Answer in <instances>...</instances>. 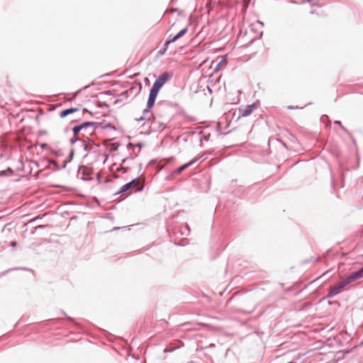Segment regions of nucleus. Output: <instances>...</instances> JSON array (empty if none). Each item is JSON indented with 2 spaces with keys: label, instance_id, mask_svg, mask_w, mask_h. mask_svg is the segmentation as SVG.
I'll return each instance as SVG.
<instances>
[{
  "label": "nucleus",
  "instance_id": "29",
  "mask_svg": "<svg viewBox=\"0 0 363 363\" xmlns=\"http://www.w3.org/2000/svg\"><path fill=\"white\" fill-rule=\"evenodd\" d=\"M16 242H11V247H15V246H16Z\"/></svg>",
  "mask_w": 363,
  "mask_h": 363
},
{
  "label": "nucleus",
  "instance_id": "20",
  "mask_svg": "<svg viewBox=\"0 0 363 363\" xmlns=\"http://www.w3.org/2000/svg\"><path fill=\"white\" fill-rule=\"evenodd\" d=\"M79 140V139H78L77 136H74V138H71V139H70V143H71L72 144H74V143H76V141H77V140Z\"/></svg>",
  "mask_w": 363,
  "mask_h": 363
},
{
  "label": "nucleus",
  "instance_id": "28",
  "mask_svg": "<svg viewBox=\"0 0 363 363\" xmlns=\"http://www.w3.org/2000/svg\"><path fill=\"white\" fill-rule=\"evenodd\" d=\"M358 270L359 271V272L361 273L362 276L363 277V267H361Z\"/></svg>",
  "mask_w": 363,
  "mask_h": 363
},
{
  "label": "nucleus",
  "instance_id": "12",
  "mask_svg": "<svg viewBox=\"0 0 363 363\" xmlns=\"http://www.w3.org/2000/svg\"><path fill=\"white\" fill-rule=\"evenodd\" d=\"M82 130V126L81 125H75L72 128V132L74 134V136H77L79 133Z\"/></svg>",
  "mask_w": 363,
  "mask_h": 363
},
{
  "label": "nucleus",
  "instance_id": "14",
  "mask_svg": "<svg viewBox=\"0 0 363 363\" xmlns=\"http://www.w3.org/2000/svg\"><path fill=\"white\" fill-rule=\"evenodd\" d=\"M50 152L57 157H60L62 155V152L60 150H56L51 147Z\"/></svg>",
  "mask_w": 363,
  "mask_h": 363
},
{
  "label": "nucleus",
  "instance_id": "30",
  "mask_svg": "<svg viewBox=\"0 0 363 363\" xmlns=\"http://www.w3.org/2000/svg\"><path fill=\"white\" fill-rule=\"evenodd\" d=\"M343 179H344V176H343V174H342V185H341V187L344 186Z\"/></svg>",
  "mask_w": 363,
  "mask_h": 363
},
{
  "label": "nucleus",
  "instance_id": "16",
  "mask_svg": "<svg viewBox=\"0 0 363 363\" xmlns=\"http://www.w3.org/2000/svg\"><path fill=\"white\" fill-rule=\"evenodd\" d=\"M41 147L43 150H48L50 151L51 147L49 146V145L46 144V143H43L41 145Z\"/></svg>",
  "mask_w": 363,
  "mask_h": 363
},
{
  "label": "nucleus",
  "instance_id": "31",
  "mask_svg": "<svg viewBox=\"0 0 363 363\" xmlns=\"http://www.w3.org/2000/svg\"><path fill=\"white\" fill-rule=\"evenodd\" d=\"M67 318H68V320H69L70 321H72V322H73V323L74 322V319H73L72 318H71V317H68Z\"/></svg>",
  "mask_w": 363,
  "mask_h": 363
},
{
  "label": "nucleus",
  "instance_id": "34",
  "mask_svg": "<svg viewBox=\"0 0 363 363\" xmlns=\"http://www.w3.org/2000/svg\"><path fill=\"white\" fill-rule=\"evenodd\" d=\"M225 57H223V60H222V61H221V62L225 61Z\"/></svg>",
  "mask_w": 363,
  "mask_h": 363
},
{
  "label": "nucleus",
  "instance_id": "9",
  "mask_svg": "<svg viewBox=\"0 0 363 363\" xmlns=\"http://www.w3.org/2000/svg\"><path fill=\"white\" fill-rule=\"evenodd\" d=\"M81 126H82V130H86L89 128H96L98 126L97 122H91V121H86L82 124H80Z\"/></svg>",
  "mask_w": 363,
  "mask_h": 363
},
{
  "label": "nucleus",
  "instance_id": "6",
  "mask_svg": "<svg viewBox=\"0 0 363 363\" xmlns=\"http://www.w3.org/2000/svg\"><path fill=\"white\" fill-rule=\"evenodd\" d=\"M198 160H199L198 158L194 159V160H191V162H188L186 164H184V165H182L181 167L177 168L176 170H174L172 174H174V175H177V174H181L184 170H185L189 167H190L191 165L194 164L196 162H197Z\"/></svg>",
  "mask_w": 363,
  "mask_h": 363
},
{
  "label": "nucleus",
  "instance_id": "22",
  "mask_svg": "<svg viewBox=\"0 0 363 363\" xmlns=\"http://www.w3.org/2000/svg\"><path fill=\"white\" fill-rule=\"evenodd\" d=\"M335 123L339 125L342 129H344V127L342 126V125L340 121H335Z\"/></svg>",
  "mask_w": 363,
  "mask_h": 363
},
{
  "label": "nucleus",
  "instance_id": "25",
  "mask_svg": "<svg viewBox=\"0 0 363 363\" xmlns=\"http://www.w3.org/2000/svg\"><path fill=\"white\" fill-rule=\"evenodd\" d=\"M83 148H84V150H88V149H89L88 145L84 144L83 145Z\"/></svg>",
  "mask_w": 363,
  "mask_h": 363
},
{
  "label": "nucleus",
  "instance_id": "10",
  "mask_svg": "<svg viewBox=\"0 0 363 363\" xmlns=\"http://www.w3.org/2000/svg\"><path fill=\"white\" fill-rule=\"evenodd\" d=\"M48 163L50 164H52L55 166V168L56 169H64L65 168L66 165H67V162H62V164L59 165L55 160H48Z\"/></svg>",
  "mask_w": 363,
  "mask_h": 363
},
{
  "label": "nucleus",
  "instance_id": "7",
  "mask_svg": "<svg viewBox=\"0 0 363 363\" xmlns=\"http://www.w3.org/2000/svg\"><path fill=\"white\" fill-rule=\"evenodd\" d=\"M362 277H363L362 276L359 271L357 270L355 272H352L345 279L347 281H348V284H350V283H352L359 279H361Z\"/></svg>",
  "mask_w": 363,
  "mask_h": 363
},
{
  "label": "nucleus",
  "instance_id": "15",
  "mask_svg": "<svg viewBox=\"0 0 363 363\" xmlns=\"http://www.w3.org/2000/svg\"><path fill=\"white\" fill-rule=\"evenodd\" d=\"M73 155H74V150H72L67 157V160H64L63 162H66L67 163L70 162L73 158Z\"/></svg>",
  "mask_w": 363,
  "mask_h": 363
},
{
  "label": "nucleus",
  "instance_id": "35",
  "mask_svg": "<svg viewBox=\"0 0 363 363\" xmlns=\"http://www.w3.org/2000/svg\"><path fill=\"white\" fill-rule=\"evenodd\" d=\"M23 270H28V271H30L29 269H26V268H23Z\"/></svg>",
  "mask_w": 363,
  "mask_h": 363
},
{
  "label": "nucleus",
  "instance_id": "26",
  "mask_svg": "<svg viewBox=\"0 0 363 363\" xmlns=\"http://www.w3.org/2000/svg\"><path fill=\"white\" fill-rule=\"evenodd\" d=\"M177 11H179V9H171V12H172V13L177 12Z\"/></svg>",
  "mask_w": 363,
  "mask_h": 363
},
{
  "label": "nucleus",
  "instance_id": "5",
  "mask_svg": "<svg viewBox=\"0 0 363 363\" xmlns=\"http://www.w3.org/2000/svg\"><path fill=\"white\" fill-rule=\"evenodd\" d=\"M158 93L150 89L147 103L148 108H152L154 106Z\"/></svg>",
  "mask_w": 363,
  "mask_h": 363
},
{
  "label": "nucleus",
  "instance_id": "23",
  "mask_svg": "<svg viewBox=\"0 0 363 363\" xmlns=\"http://www.w3.org/2000/svg\"><path fill=\"white\" fill-rule=\"evenodd\" d=\"M145 119V116H141L140 118H137L136 121H143Z\"/></svg>",
  "mask_w": 363,
  "mask_h": 363
},
{
  "label": "nucleus",
  "instance_id": "32",
  "mask_svg": "<svg viewBox=\"0 0 363 363\" xmlns=\"http://www.w3.org/2000/svg\"><path fill=\"white\" fill-rule=\"evenodd\" d=\"M128 94V91H125L124 92H123L122 95H126Z\"/></svg>",
  "mask_w": 363,
  "mask_h": 363
},
{
  "label": "nucleus",
  "instance_id": "3",
  "mask_svg": "<svg viewBox=\"0 0 363 363\" xmlns=\"http://www.w3.org/2000/svg\"><path fill=\"white\" fill-rule=\"evenodd\" d=\"M139 182H140L139 177H137V178L133 179L130 182L122 186L120 188V189L116 193V194H122L125 193L128 190L137 186L139 184Z\"/></svg>",
  "mask_w": 363,
  "mask_h": 363
},
{
  "label": "nucleus",
  "instance_id": "21",
  "mask_svg": "<svg viewBox=\"0 0 363 363\" xmlns=\"http://www.w3.org/2000/svg\"><path fill=\"white\" fill-rule=\"evenodd\" d=\"M36 219H37V218L26 220V223H24V226L27 225L28 223L35 220Z\"/></svg>",
  "mask_w": 363,
  "mask_h": 363
},
{
  "label": "nucleus",
  "instance_id": "13",
  "mask_svg": "<svg viewBox=\"0 0 363 363\" xmlns=\"http://www.w3.org/2000/svg\"><path fill=\"white\" fill-rule=\"evenodd\" d=\"M13 173V171L11 168H8L6 170L1 171L0 176H8Z\"/></svg>",
  "mask_w": 363,
  "mask_h": 363
},
{
  "label": "nucleus",
  "instance_id": "8",
  "mask_svg": "<svg viewBox=\"0 0 363 363\" xmlns=\"http://www.w3.org/2000/svg\"><path fill=\"white\" fill-rule=\"evenodd\" d=\"M79 109L77 108H69L62 110L60 113V116L61 118H65V117L67 116L68 115L77 111Z\"/></svg>",
  "mask_w": 363,
  "mask_h": 363
},
{
  "label": "nucleus",
  "instance_id": "4",
  "mask_svg": "<svg viewBox=\"0 0 363 363\" xmlns=\"http://www.w3.org/2000/svg\"><path fill=\"white\" fill-rule=\"evenodd\" d=\"M257 108V106L255 104L247 105L245 106L244 108H240L239 109L240 111V116L242 117H246L252 113L254 110Z\"/></svg>",
  "mask_w": 363,
  "mask_h": 363
},
{
  "label": "nucleus",
  "instance_id": "24",
  "mask_svg": "<svg viewBox=\"0 0 363 363\" xmlns=\"http://www.w3.org/2000/svg\"><path fill=\"white\" fill-rule=\"evenodd\" d=\"M288 108L289 109H296V108H298V106H289Z\"/></svg>",
  "mask_w": 363,
  "mask_h": 363
},
{
  "label": "nucleus",
  "instance_id": "33",
  "mask_svg": "<svg viewBox=\"0 0 363 363\" xmlns=\"http://www.w3.org/2000/svg\"><path fill=\"white\" fill-rule=\"evenodd\" d=\"M186 228L187 229L188 231H189V227L188 225L186 226Z\"/></svg>",
  "mask_w": 363,
  "mask_h": 363
},
{
  "label": "nucleus",
  "instance_id": "19",
  "mask_svg": "<svg viewBox=\"0 0 363 363\" xmlns=\"http://www.w3.org/2000/svg\"><path fill=\"white\" fill-rule=\"evenodd\" d=\"M167 51V48H164V49L162 50H160L158 51V53L160 55H163Z\"/></svg>",
  "mask_w": 363,
  "mask_h": 363
},
{
  "label": "nucleus",
  "instance_id": "27",
  "mask_svg": "<svg viewBox=\"0 0 363 363\" xmlns=\"http://www.w3.org/2000/svg\"><path fill=\"white\" fill-rule=\"evenodd\" d=\"M143 186H140V187H139V188L136 189H135V191H142V190H143Z\"/></svg>",
  "mask_w": 363,
  "mask_h": 363
},
{
  "label": "nucleus",
  "instance_id": "2",
  "mask_svg": "<svg viewBox=\"0 0 363 363\" xmlns=\"http://www.w3.org/2000/svg\"><path fill=\"white\" fill-rule=\"evenodd\" d=\"M348 284V281H347L345 279L341 281L337 284L330 289L329 292L326 296V298H332L337 295L341 292L342 289Z\"/></svg>",
  "mask_w": 363,
  "mask_h": 363
},
{
  "label": "nucleus",
  "instance_id": "17",
  "mask_svg": "<svg viewBox=\"0 0 363 363\" xmlns=\"http://www.w3.org/2000/svg\"><path fill=\"white\" fill-rule=\"evenodd\" d=\"M174 42H175V41H174V40H173V38H172V39H170V40H167V41L165 42V43H164V48H167V46H168L170 43H174Z\"/></svg>",
  "mask_w": 363,
  "mask_h": 363
},
{
  "label": "nucleus",
  "instance_id": "18",
  "mask_svg": "<svg viewBox=\"0 0 363 363\" xmlns=\"http://www.w3.org/2000/svg\"><path fill=\"white\" fill-rule=\"evenodd\" d=\"M150 108H148V106H147L146 108H145L143 111V115H145L147 113H150Z\"/></svg>",
  "mask_w": 363,
  "mask_h": 363
},
{
  "label": "nucleus",
  "instance_id": "1",
  "mask_svg": "<svg viewBox=\"0 0 363 363\" xmlns=\"http://www.w3.org/2000/svg\"><path fill=\"white\" fill-rule=\"evenodd\" d=\"M169 74L167 72H163L160 75L152 84L151 89L159 92L162 86L167 82Z\"/></svg>",
  "mask_w": 363,
  "mask_h": 363
},
{
  "label": "nucleus",
  "instance_id": "11",
  "mask_svg": "<svg viewBox=\"0 0 363 363\" xmlns=\"http://www.w3.org/2000/svg\"><path fill=\"white\" fill-rule=\"evenodd\" d=\"M188 31V27H185L182 30H181L177 35H175L172 38L173 40L176 41L182 36H184Z\"/></svg>",
  "mask_w": 363,
  "mask_h": 363
}]
</instances>
